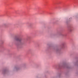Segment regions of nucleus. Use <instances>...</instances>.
<instances>
[{"label":"nucleus","mask_w":78,"mask_h":78,"mask_svg":"<svg viewBox=\"0 0 78 78\" xmlns=\"http://www.w3.org/2000/svg\"><path fill=\"white\" fill-rule=\"evenodd\" d=\"M70 31H72V28H71L69 29Z\"/></svg>","instance_id":"f03ea898"},{"label":"nucleus","mask_w":78,"mask_h":78,"mask_svg":"<svg viewBox=\"0 0 78 78\" xmlns=\"http://www.w3.org/2000/svg\"><path fill=\"white\" fill-rule=\"evenodd\" d=\"M15 39L17 41H19V42H21L22 41V38L16 37L15 38Z\"/></svg>","instance_id":"f257e3e1"}]
</instances>
